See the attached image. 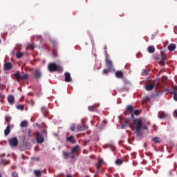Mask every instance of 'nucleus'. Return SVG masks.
Listing matches in <instances>:
<instances>
[{"mask_svg":"<svg viewBox=\"0 0 177 177\" xmlns=\"http://www.w3.org/2000/svg\"><path fill=\"white\" fill-rule=\"evenodd\" d=\"M64 76H65V82H71L72 79H71V75L70 74V73L68 72L65 73Z\"/></svg>","mask_w":177,"mask_h":177,"instance_id":"nucleus-12","label":"nucleus"},{"mask_svg":"<svg viewBox=\"0 0 177 177\" xmlns=\"http://www.w3.org/2000/svg\"><path fill=\"white\" fill-rule=\"evenodd\" d=\"M148 52L149 53H154L156 52V48L153 46H149L148 47Z\"/></svg>","mask_w":177,"mask_h":177,"instance_id":"nucleus-23","label":"nucleus"},{"mask_svg":"<svg viewBox=\"0 0 177 177\" xmlns=\"http://www.w3.org/2000/svg\"><path fill=\"white\" fill-rule=\"evenodd\" d=\"M97 107H99V104H95L93 106H89L88 109L89 111L96 113V111H97Z\"/></svg>","mask_w":177,"mask_h":177,"instance_id":"nucleus-11","label":"nucleus"},{"mask_svg":"<svg viewBox=\"0 0 177 177\" xmlns=\"http://www.w3.org/2000/svg\"><path fill=\"white\" fill-rule=\"evenodd\" d=\"M142 129H143L144 130H145V129H147V126H146V125L143 126V125H142Z\"/></svg>","mask_w":177,"mask_h":177,"instance_id":"nucleus-47","label":"nucleus"},{"mask_svg":"<svg viewBox=\"0 0 177 177\" xmlns=\"http://www.w3.org/2000/svg\"><path fill=\"white\" fill-rule=\"evenodd\" d=\"M0 177H2V176L0 174Z\"/></svg>","mask_w":177,"mask_h":177,"instance_id":"nucleus-56","label":"nucleus"},{"mask_svg":"<svg viewBox=\"0 0 177 177\" xmlns=\"http://www.w3.org/2000/svg\"><path fill=\"white\" fill-rule=\"evenodd\" d=\"M41 111H42V113H44V115H46L47 114H49V111L45 107L41 108Z\"/></svg>","mask_w":177,"mask_h":177,"instance_id":"nucleus-29","label":"nucleus"},{"mask_svg":"<svg viewBox=\"0 0 177 177\" xmlns=\"http://www.w3.org/2000/svg\"><path fill=\"white\" fill-rule=\"evenodd\" d=\"M128 160H129V158H128V156H124L122 160L123 161V162H127Z\"/></svg>","mask_w":177,"mask_h":177,"instance_id":"nucleus-41","label":"nucleus"},{"mask_svg":"<svg viewBox=\"0 0 177 177\" xmlns=\"http://www.w3.org/2000/svg\"><path fill=\"white\" fill-rule=\"evenodd\" d=\"M127 127H129V119H127L124 121V124L121 125V129H125Z\"/></svg>","mask_w":177,"mask_h":177,"instance_id":"nucleus-17","label":"nucleus"},{"mask_svg":"<svg viewBox=\"0 0 177 177\" xmlns=\"http://www.w3.org/2000/svg\"><path fill=\"white\" fill-rule=\"evenodd\" d=\"M143 102L145 103H149V102H150V98L148 96H146L144 97Z\"/></svg>","mask_w":177,"mask_h":177,"instance_id":"nucleus-33","label":"nucleus"},{"mask_svg":"<svg viewBox=\"0 0 177 177\" xmlns=\"http://www.w3.org/2000/svg\"><path fill=\"white\" fill-rule=\"evenodd\" d=\"M173 95H174V100H176L177 102V92L176 91H174L173 92Z\"/></svg>","mask_w":177,"mask_h":177,"instance_id":"nucleus-40","label":"nucleus"},{"mask_svg":"<svg viewBox=\"0 0 177 177\" xmlns=\"http://www.w3.org/2000/svg\"><path fill=\"white\" fill-rule=\"evenodd\" d=\"M62 156L65 160H67V158H69V157L71 158V152H68V151H63L62 152Z\"/></svg>","mask_w":177,"mask_h":177,"instance_id":"nucleus-14","label":"nucleus"},{"mask_svg":"<svg viewBox=\"0 0 177 177\" xmlns=\"http://www.w3.org/2000/svg\"><path fill=\"white\" fill-rule=\"evenodd\" d=\"M133 125L136 129V133L137 135H140L142 132V128H143V120L140 118H136L133 120Z\"/></svg>","mask_w":177,"mask_h":177,"instance_id":"nucleus-1","label":"nucleus"},{"mask_svg":"<svg viewBox=\"0 0 177 177\" xmlns=\"http://www.w3.org/2000/svg\"><path fill=\"white\" fill-rule=\"evenodd\" d=\"M10 156V154H8V157H9Z\"/></svg>","mask_w":177,"mask_h":177,"instance_id":"nucleus-54","label":"nucleus"},{"mask_svg":"<svg viewBox=\"0 0 177 177\" xmlns=\"http://www.w3.org/2000/svg\"><path fill=\"white\" fill-rule=\"evenodd\" d=\"M45 140V138H44V136L41 134L39 132L37 133V142L38 143H44Z\"/></svg>","mask_w":177,"mask_h":177,"instance_id":"nucleus-8","label":"nucleus"},{"mask_svg":"<svg viewBox=\"0 0 177 177\" xmlns=\"http://www.w3.org/2000/svg\"><path fill=\"white\" fill-rule=\"evenodd\" d=\"M66 142H68L69 143H71V145H75V143H77V140L74 139L73 136H71L66 138Z\"/></svg>","mask_w":177,"mask_h":177,"instance_id":"nucleus-10","label":"nucleus"},{"mask_svg":"<svg viewBox=\"0 0 177 177\" xmlns=\"http://www.w3.org/2000/svg\"><path fill=\"white\" fill-rule=\"evenodd\" d=\"M66 177H73V176H71V175H68H68L66 176Z\"/></svg>","mask_w":177,"mask_h":177,"instance_id":"nucleus-51","label":"nucleus"},{"mask_svg":"<svg viewBox=\"0 0 177 177\" xmlns=\"http://www.w3.org/2000/svg\"><path fill=\"white\" fill-rule=\"evenodd\" d=\"M12 177H19V174H17V173H12Z\"/></svg>","mask_w":177,"mask_h":177,"instance_id":"nucleus-45","label":"nucleus"},{"mask_svg":"<svg viewBox=\"0 0 177 177\" xmlns=\"http://www.w3.org/2000/svg\"><path fill=\"white\" fill-rule=\"evenodd\" d=\"M76 129L78 131H82V127L80 126V125H77L76 126Z\"/></svg>","mask_w":177,"mask_h":177,"instance_id":"nucleus-44","label":"nucleus"},{"mask_svg":"<svg viewBox=\"0 0 177 177\" xmlns=\"http://www.w3.org/2000/svg\"><path fill=\"white\" fill-rule=\"evenodd\" d=\"M167 49L170 50V52H174L176 49V45L174 44H171L168 46Z\"/></svg>","mask_w":177,"mask_h":177,"instance_id":"nucleus-18","label":"nucleus"},{"mask_svg":"<svg viewBox=\"0 0 177 177\" xmlns=\"http://www.w3.org/2000/svg\"><path fill=\"white\" fill-rule=\"evenodd\" d=\"M24 56V53L23 52L17 53L16 57L17 59H21Z\"/></svg>","mask_w":177,"mask_h":177,"instance_id":"nucleus-28","label":"nucleus"},{"mask_svg":"<svg viewBox=\"0 0 177 177\" xmlns=\"http://www.w3.org/2000/svg\"><path fill=\"white\" fill-rule=\"evenodd\" d=\"M167 117H168V115L164 113V112H159L158 113V118H160V119H162V118H167Z\"/></svg>","mask_w":177,"mask_h":177,"instance_id":"nucleus-20","label":"nucleus"},{"mask_svg":"<svg viewBox=\"0 0 177 177\" xmlns=\"http://www.w3.org/2000/svg\"><path fill=\"white\" fill-rule=\"evenodd\" d=\"M6 154H1V157H5Z\"/></svg>","mask_w":177,"mask_h":177,"instance_id":"nucleus-50","label":"nucleus"},{"mask_svg":"<svg viewBox=\"0 0 177 177\" xmlns=\"http://www.w3.org/2000/svg\"><path fill=\"white\" fill-rule=\"evenodd\" d=\"M12 67V63L10 62H6L4 64V69L6 70V71L11 70Z\"/></svg>","mask_w":177,"mask_h":177,"instance_id":"nucleus-15","label":"nucleus"},{"mask_svg":"<svg viewBox=\"0 0 177 177\" xmlns=\"http://www.w3.org/2000/svg\"><path fill=\"white\" fill-rule=\"evenodd\" d=\"M1 162L2 165H8V164L10 163L9 160H3V159L1 160Z\"/></svg>","mask_w":177,"mask_h":177,"instance_id":"nucleus-30","label":"nucleus"},{"mask_svg":"<svg viewBox=\"0 0 177 177\" xmlns=\"http://www.w3.org/2000/svg\"><path fill=\"white\" fill-rule=\"evenodd\" d=\"M8 102L10 104H13L15 103V97L13 95H9L8 97Z\"/></svg>","mask_w":177,"mask_h":177,"instance_id":"nucleus-19","label":"nucleus"},{"mask_svg":"<svg viewBox=\"0 0 177 177\" xmlns=\"http://www.w3.org/2000/svg\"><path fill=\"white\" fill-rule=\"evenodd\" d=\"M15 77H16V80L17 81H20V80H21V75L20 74V72H17L15 73Z\"/></svg>","mask_w":177,"mask_h":177,"instance_id":"nucleus-26","label":"nucleus"},{"mask_svg":"<svg viewBox=\"0 0 177 177\" xmlns=\"http://www.w3.org/2000/svg\"><path fill=\"white\" fill-rule=\"evenodd\" d=\"M122 162H123L122 160H121V159H117V160H115V164H116L117 165H122Z\"/></svg>","mask_w":177,"mask_h":177,"instance_id":"nucleus-31","label":"nucleus"},{"mask_svg":"<svg viewBox=\"0 0 177 177\" xmlns=\"http://www.w3.org/2000/svg\"><path fill=\"white\" fill-rule=\"evenodd\" d=\"M34 174L37 177H39L41 176V175H42V172L41 171V170H34Z\"/></svg>","mask_w":177,"mask_h":177,"instance_id":"nucleus-27","label":"nucleus"},{"mask_svg":"<svg viewBox=\"0 0 177 177\" xmlns=\"http://www.w3.org/2000/svg\"><path fill=\"white\" fill-rule=\"evenodd\" d=\"M28 133H29V136H30V131H28Z\"/></svg>","mask_w":177,"mask_h":177,"instance_id":"nucleus-55","label":"nucleus"},{"mask_svg":"<svg viewBox=\"0 0 177 177\" xmlns=\"http://www.w3.org/2000/svg\"><path fill=\"white\" fill-rule=\"evenodd\" d=\"M8 142L10 147H17V145H19V140H17V138L14 137L8 140Z\"/></svg>","mask_w":177,"mask_h":177,"instance_id":"nucleus-4","label":"nucleus"},{"mask_svg":"<svg viewBox=\"0 0 177 177\" xmlns=\"http://www.w3.org/2000/svg\"><path fill=\"white\" fill-rule=\"evenodd\" d=\"M48 68L50 73H55V71H59V73H62L63 71V67L57 66V64L55 63L49 64Z\"/></svg>","mask_w":177,"mask_h":177,"instance_id":"nucleus-2","label":"nucleus"},{"mask_svg":"<svg viewBox=\"0 0 177 177\" xmlns=\"http://www.w3.org/2000/svg\"><path fill=\"white\" fill-rule=\"evenodd\" d=\"M146 89L147 91H153L154 89V84H147Z\"/></svg>","mask_w":177,"mask_h":177,"instance_id":"nucleus-22","label":"nucleus"},{"mask_svg":"<svg viewBox=\"0 0 177 177\" xmlns=\"http://www.w3.org/2000/svg\"><path fill=\"white\" fill-rule=\"evenodd\" d=\"M80 146L79 145H76L74 147L72 148L71 149V158L72 160H75V158H77V157H78V156H80Z\"/></svg>","mask_w":177,"mask_h":177,"instance_id":"nucleus-3","label":"nucleus"},{"mask_svg":"<svg viewBox=\"0 0 177 177\" xmlns=\"http://www.w3.org/2000/svg\"><path fill=\"white\" fill-rule=\"evenodd\" d=\"M49 41L50 44L53 45V46H56V40L53 39H50Z\"/></svg>","mask_w":177,"mask_h":177,"instance_id":"nucleus-32","label":"nucleus"},{"mask_svg":"<svg viewBox=\"0 0 177 177\" xmlns=\"http://www.w3.org/2000/svg\"><path fill=\"white\" fill-rule=\"evenodd\" d=\"M174 88L176 91H177V86H175Z\"/></svg>","mask_w":177,"mask_h":177,"instance_id":"nucleus-52","label":"nucleus"},{"mask_svg":"<svg viewBox=\"0 0 177 177\" xmlns=\"http://www.w3.org/2000/svg\"><path fill=\"white\" fill-rule=\"evenodd\" d=\"M104 161L102 159H100L96 164V167H97V172H99V169L102 168V165H103Z\"/></svg>","mask_w":177,"mask_h":177,"instance_id":"nucleus-13","label":"nucleus"},{"mask_svg":"<svg viewBox=\"0 0 177 177\" xmlns=\"http://www.w3.org/2000/svg\"><path fill=\"white\" fill-rule=\"evenodd\" d=\"M10 133V125H8L6 129L4 130L5 136H8Z\"/></svg>","mask_w":177,"mask_h":177,"instance_id":"nucleus-21","label":"nucleus"},{"mask_svg":"<svg viewBox=\"0 0 177 177\" xmlns=\"http://www.w3.org/2000/svg\"><path fill=\"white\" fill-rule=\"evenodd\" d=\"M152 142H153L156 144L160 143L161 142V140L160 139V137H154L152 138Z\"/></svg>","mask_w":177,"mask_h":177,"instance_id":"nucleus-25","label":"nucleus"},{"mask_svg":"<svg viewBox=\"0 0 177 177\" xmlns=\"http://www.w3.org/2000/svg\"><path fill=\"white\" fill-rule=\"evenodd\" d=\"M17 109L18 110H24V106H23V105H17Z\"/></svg>","mask_w":177,"mask_h":177,"instance_id":"nucleus-39","label":"nucleus"},{"mask_svg":"<svg viewBox=\"0 0 177 177\" xmlns=\"http://www.w3.org/2000/svg\"><path fill=\"white\" fill-rule=\"evenodd\" d=\"M34 76L37 80H41L42 77V72L40 69L36 68L35 69Z\"/></svg>","mask_w":177,"mask_h":177,"instance_id":"nucleus-6","label":"nucleus"},{"mask_svg":"<svg viewBox=\"0 0 177 177\" xmlns=\"http://www.w3.org/2000/svg\"><path fill=\"white\" fill-rule=\"evenodd\" d=\"M127 113H129V114H131V118H133L134 115H133V106L132 105H129L127 107V111L124 113V114L127 115Z\"/></svg>","mask_w":177,"mask_h":177,"instance_id":"nucleus-7","label":"nucleus"},{"mask_svg":"<svg viewBox=\"0 0 177 177\" xmlns=\"http://www.w3.org/2000/svg\"><path fill=\"white\" fill-rule=\"evenodd\" d=\"M161 61L159 62V64L160 66H165V60H167V54H165V51H161Z\"/></svg>","mask_w":177,"mask_h":177,"instance_id":"nucleus-5","label":"nucleus"},{"mask_svg":"<svg viewBox=\"0 0 177 177\" xmlns=\"http://www.w3.org/2000/svg\"><path fill=\"white\" fill-rule=\"evenodd\" d=\"M0 44H1V39H0Z\"/></svg>","mask_w":177,"mask_h":177,"instance_id":"nucleus-57","label":"nucleus"},{"mask_svg":"<svg viewBox=\"0 0 177 177\" xmlns=\"http://www.w3.org/2000/svg\"><path fill=\"white\" fill-rule=\"evenodd\" d=\"M174 113H175V117H177V110L174 111Z\"/></svg>","mask_w":177,"mask_h":177,"instance_id":"nucleus-48","label":"nucleus"},{"mask_svg":"<svg viewBox=\"0 0 177 177\" xmlns=\"http://www.w3.org/2000/svg\"><path fill=\"white\" fill-rule=\"evenodd\" d=\"M12 118L10 117H6V122H7L8 125H10V121Z\"/></svg>","mask_w":177,"mask_h":177,"instance_id":"nucleus-34","label":"nucleus"},{"mask_svg":"<svg viewBox=\"0 0 177 177\" xmlns=\"http://www.w3.org/2000/svg\"><path fill=\"white\" fill-rule=\"evenodd\" d=\"M28 49H31V50L34 49V44H28Z\"/></svg>","mask_w":177,"mask_h":177,"instance_id":"nucleus-43","label":"nucleus"},{"mask_svg":"<svg viewBox=\"0 0 177 177\" xmlns=\"http://www.w3.org/2000/svg\"><path fill=\"white\" fill-rule=\"evenodd\" d=\"M28 125V122H27V120H24L21 122L20 126L21 127V128H26L27 127Z\"/></svg>","mask_w":177,"mask_h":177,"instance_id":"nucleus-24","label":"nucleus"},{"mask_svg":"<svg viewBox=\"0 0 177 177\" xmlns=\"http://www.w3.org/2000/svg\"><path fill=\"white\" fill-rule=\"evenodd\" d=\"M110 71H111V69H110V68L104 69L103 73H104V74H109V73H110Z\"/></svg>","mask_w":177,"mask_h":177,"instance_id":"nucleus-37","label":"nucleus"},{"mask_svg":"<svg viewBox=\"0 0 177 177\" xmlns=\"http://www.w3.org/2000/svg\"><path fill=\"white\" fill-rule=\"evenodd\" d=\"M133 113H134V114H135L136 115H139V111H138V110H136V111H134Z\"/></svg>","mask_w":177,"mask_h":177,"instance_id":"nucleus-46","label":"nucleus"},{"mask_svg":"<svg viewBox=\"0 0 177 177\" xmlns=\"http://www.w3.org/2000/svg\"><path fill=\"white\" fill-rule=\"evenodd\" d=\"M75 128H76L75 124H73L70 127V131H71L72 132H74V131H75Z\"/></svg>","mask_w":177,"mask_h":177,"instance_id":"nucleus-35","label":"nucleus"},{"mask_svg":"<svg viewBox=\"0 0 177 177\" xmlns=\"http://www.w3.org/2000/svg\"><path fill=\"white\" fill-rule=\"evenodd\" d=\"M89 127L86 126V124H83V126L82 127V131H86V129H88Z\"/></svg>","mask_w":177,"mask_h":177,"instance_id":"nucleus-36","label":"nucleus"},{"mask_svg":"<svg viewBox=\"0 0 177 177\" xmlns=\"http://www.w3.org/2000/svg\"><path fill=\"white\" fill-rule=\"evenodd\" d=\"M21 80H27L28 78V75L25 74L21 76Z\"/></svg>","mask_w":177,"mask_h":177,"instance_id":"nucleus-38","label":"nucleus"},{"mask_svg":"<svg viewBox=\"0 0 177 177\" xmlns=\"http://www.w3.org/2000/svg\"><path fill=\"white\" fill-rule=\"evenodd\" d=\"M115 75L116 78H122L124 77V73L122 71H118L115 72Z\"/></svg>","mask_w":177,"mask_h":177,"instance_id":"nucleus-16","label":"nucleus"},{"mask_svg":"<svg viewBox=\"0 0 177 177\" xmlns=\"http://www.w3.org/2000/svg\"><path fill=\"white\" fill-rule=\"evenodd\" d=\"M0 99H2V95L0 94Z\"/></svg>","mask_w":177,"mask_h":177,"instance_id":"nucleus-53","label":"nucleus"},{"mask_svg":"<svg viewBox=\"0 0 177 177\" xmlns=\"http://www.w3.org/2000/svg\"><path fill=\"white\" fill-rule=\"evenodd\" d=\"M53 53L54 56H57V55H56V53L53 52Z\"/></svg>","mask_w":177,"mask_h":177,"instance_id":"nucleus-49","label":"nucleus"},{"mask_svg":"<svg viewBox=\"0 0 177 177\" xmlns=\"http://www.w3.org/2000/svg\"><path fill=\"white\" fill-rule=\"evenodd\" d=\"M149 74V71L147 69H145L142 72V75H147Z\"/></svg>","mask_w":177,"mask_h":177,"instance_id":"nucleus-42","label":"nucleus"},{"mask_svg":"<svg viewBox=\"0 0 177 177\" xmlns=\"http://www.w3.org/2000/svg\"><path fill=\"white\" fill-rule=\"evenodd\" d=\"M105 62H106L107 68H109V70H113V62L111 61L110 58L106 57Z\"/></svg>","mask_w":177,"mask_h":177,"instance_id":"nucleus-9","label":"nucleus"}]
</instances>
